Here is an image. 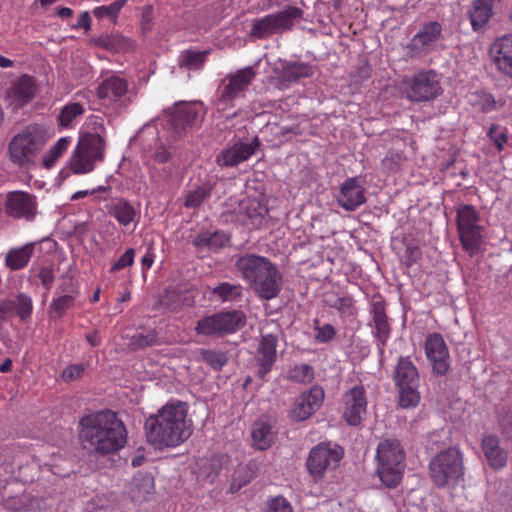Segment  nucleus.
Returning <instances> with one entry per match:
<instances>
[{"mask_svg":"<svg viewBox=\"0 0 512 512\" xmlns=\"http://www.w3.org/2000/svg\"><path fill=\"white\" fill-rule=\"evenodd\" d=\"M303 17L300 8L288 6L276 13L251 20L249 36L256 39H265L273 34L291 30Z\"/></svg>","mask_w":512,"mask_h":512,"instance_id":"423d86ee","label":"nucleus"},{"mask_svg":"<svg viewBox=\"0 0 512 512\" xmlns=\"http://www.w3.org/2000/svg\"><path fill=\"white\" fill-rule=\"evenodd\" d=\"M429 475L439 488L456 485L464 476L462 453L456 448L439 452L429 463Z\"/></svg>","mask_w":512,"mask_h":512,"instance_id":"39448f33","label":"nucleus"},{"mask_svg":"<svg viewBox=\"0 0 512 512\" xmlns=\"http://www.w3.org/2000/svg\"><path fill=\"white\" fill-rule=\"evenodd\" d=\"M418 386L419 385L397 386L399 390V405L402 408H411L418 405L420 401Z\"/></svg>","mask_w":512,"mask_h":512,"instance_id":"79ce46f5","label":"nucleus"},{"mask_svg":"<svg viewBox=\"0 0 512 512\" xmlns=\"http://www.w3.org/2000/svg\"><path fill=\"white\" fill-rule=\"evenodd\" d=\"M229 242V237L222 231L202 232L192 240V244L199 249L216 250L224 247Z\"/></svg>","mask_w":512,"mask_h":512,"instance_id":"72a5a7b5","label":"nucleus"},{"mask_svg":"<svg viewBox=\"0 0 512 512\" xmlns=\"http://www.w3.org/2000/svg\"><path fill=\"white\" fill-rule=\"evenodd\" d=\"M3 210L9 218L32 222L38 215V201L36 196L29 192L9 191L3 200Z\"/></svg>","mask_w":512,"mask_h":512,"instance_id":"f8f14e48","label":"nucleus"},{"mask_svg":"<svg viewBox=\"0 0 512 512\" xmlns=\"http://www.w3.org/2000/svg\"><path fill=\"white\" fill-rule=\"evenodd\" d=\"M71 137H61L56 143L47 150L42 156V165L46 169H51L56 165L71 144Z\"/></svg>","mask_w":512,"mask_h":512,"instance_id":"c9c22d12","label":"nucleus"},{"mask_svg":"<svg viewBox=\"0 0 512 512\" xmlns=\"http://www.w3.org/2000/svg\"><path fill=\"white\" fill-rule=\"evenodd\" d=\"M368 400L365 388L355 385L343 396V418L350 426H358L367 413Z\"/></svg>","mask_w":512,"mask_h":512,"instance_id":"2eb2a0df","label":"nucleus"},{"mask_svg":"<svg viewBox=\"0 0 512 512\" xmlns=\"http://www.w3.org/2000/svg\"><path fill=\"white\" fill-rule=\"evenodd\" d=\"M343 456L338 445L320 443L313 447L306 460V466L311 477L318 481L324 477L327 470L335 468Z\"/></svg>","mask_w":512,"mask_h":512,"instance_id":"9b49d317","label":"nucleus"},{"mask_svg":"<svg viewBox=\"0 0 512 512\" xmlns=\"http://www.w3.org/2000/svg\"><path fill=\"white\" fill-rule=\"evenodd\" d=\"M206 57V51L186 50L180 54L178 64L181 69L196 71L200 70L204 66Z\"/></svg>","mask_w":512,"mask_h":512,"instance_id":"4c0bfd02","label":"nucleus"},{"mask_svg":"<svg viewBox=\"0 0 512 512\" xmlns=\"http://www.w3.org/2000/svg\"><path fill=\"white\" fill-rule=\"evenodd\" d=\"M442 34V26L437 21L425 23L412 37L409 48L414 54H426L433 50Z\"/></svg>","mask_w":512,"mask_h":512,"instance_id":"412c9836","label":"nucleus"},{"mask_svg":"<svg viewBox=\"0 0 512 512\" xmlns=\"http://www.w3.org/2000/svg\"><path fill=\"white\" fill-rule=\"evenodd\" d=\"M405 97L413 102H427L441 93L437 74L433 70L420 71L402 80Z\"/></svg>","mask_w":512,"mask_h":512,"instance_id":"1a4fd4ad","label":"nucleus"},{"mask_svg":"<svg viewBox=\"0 0 512 512\" xmlns=\"http://www.w3.org/2000/svg\"><path fill=\"white\" fill-rule=\"evenodd\" d=\"M425 354L432 369L439 375H445L449 370V352L443 337L438 333H431L425 341Z\"/></svg>","mask_w":512,"mask_h":512,"instance_id":"a211bd4d","label":"nucleus"},{"mask_svg":"<svg viewBox=\"0 0 512 512\" xmlns=\"http://www.w3.org/2000/svg\"><path fill=\"white\" fill-rule=\"evenodd\" d=\"M406 468L405 451L396 439H385L376 450L375 474L387 488L397 487Z\"/></svg>","mask_w":512,"mask_h":512,"instance_id":"20e7f679","label":"nucleus"},{"mask_svg":"<svg viewBox=\"0 0 512 512\" xmlns=\"http://www.w3.org/2000/svg\"><path fill=\"white\" fill-rule=\"evenodd\" d=\"M126 1L127 0H116L109 5L95 7L93 9V15L98 19H109L115 22Z\"/></svg>","mask_w":512,"mask_h":512,"instance_id":"37998d69","label":"nucleus"},{"mask_svg":"<svg viewBox=\"0 0 512 512\" xmlns=\"http://www.w3.org/2000/svg\"><path fill=\"white\" fill-rule=\"evenodd\" d=\"M253 446L258 450L268 449L274 442L275 433L267 422L257 421L251 431Z\"/></svg>","mask_w":512,"mask_h":512,"instance_id":"f704fd0d","label":"nucleus"},{"mask_svg":"<svg viewBox=\"0 0 512 512\" xmlns=\"http://www.w3.org/2000/svg\"><path fill=\"white\" fill-rule=\"evenodd\" d=\"M30 501L31 504L34 501H38L37 499H29L27 496H23L21 498L13 499L11 503H9V507L16 511H32V507H26V503Z\"/></svg>","mask_w":512,"mask_h":512,"instance_id":"bf43d9fd","label":"nucleus"},{"mask_svg":"<svg viewBox=\"0 0 512 512\" xmlns=\"http://www.w3.org/2000/svg\"><path fill=\"white\" fill-rule=\"evenodd\" d=\"M255 75L256 73L252 67H245L239 69L234 74L227 75L218 88V104L226 105L243 96L244 92L254 80Z\"/></svg>","mask_w":512,"mask_h":512,"instance_id":"ddd939ff","label":"nucleus"},{"mask_svg":"<svg viewBox=\"0 0 512 512\" xmlns=\"http://www.w3.org/2000/svg\"><path fill=\"white\" fill-rule=\"evenodd\" d=\"M105 140L98 133L83 135L73 151L69 166L74 174H87L91 172L97 161L104 156Z\"/></svg>","mask_w":512,"mask_h":512,"instance_id":"0eeeda50","label":"nucleus"},{"mask_svg":"<svg viewBox=\"0 0 512 512\" xmlns=\"http://www.w3.org/2000/svg\"><path fill=\"white\" fill-rule=\"evenodd\" d=\"M84 112L85 108L82 104L77 102L67 103L58 115V123L63 128H72Z\"/></svg>","mask_w":512,"mask_h":512,"instance_id":"58836bf2","label":"nucleus"},{"mask_svg":"<svg viewBox=\"0 0 512 512\" xmlns=\"http://www.w3.org/2000/svg\"><path fill=\"white\" fill-rule=\"evenodd\" d=\"M456 224L459 240L464 250L476 252L483 242L484 227L480 215L472 205H460L456 210Z\"/></svg>","mask_w":512,"mask_h":512,"instance_id":"6e6552de","label":"nucleus"},{"mask_svg":"<svg viewBox=\"0 0 512 512\" xmlns=\"http://www.w3.org/2000/svg\"><path fill=\"white\" fill-rule=\"evenodd\" d=\"M315 338L319 343H327L330 342L336 335L335 328L330 324H325L320 327H316Z\"/></svg>","mask_w":512,"mask_h":512,"instance_id":"6e6d98bb","label":"nucleus"},{"mask_svg":"<svg viewBox=\"0 0 512 512\" xmlns=\"http://www.w3.org/2000/svg\"><path fill=\"white\" fill-rule=\"evenodd\" d=\"M488 135L494 142L498 150H502L504 144L507 142V134L505 130L498 126H491L488 131Z\"/></svg>","mask_w":512,"mask_h":512,"instance_id":"4d7b16f0","label":"nucleus"},{"mask_svg":"<svg viewBox=\"0 0 512 512\" xmlns=\"http://www.w3.org/2000/svg\"><path fill=\"white\" fill-rule=\"evenodd\" d=\"M233 220L241 225L259 228L263 225L268 214L267 207L255 198H245L238 203L235 211L229 212Z\"/></svg>","mask_w":512,"mask_h":512,"instance_id":"f3484780","label":"nucleus"},{"mask_svg":"<svg viewBox=\"0 0 512 512\" xmlns=\"http://www.w3.org/2000/svg\"><path fill=\"white\" fill-rule=\"evenodd\" d=\"M481 447L488 464L493 469H502L507 464L508 454L500 446L499 438L496 435H486L482 439Z\"/></svg>","mask_w":512,"mask_h":512,"instance_id":"c85d7f7f","label":"nucleus"},{"mask_svg":"<svg viewBox=\"0 0 512 512\" xmlns=\"http://www.w3.org/2000/svg\"><path fill=\"white\" fill-rule=\"evenodd\" d=\"M324 400V390L320 386H313L309 391L302 393L294 402L290 417L295 421H304L317 411Z\"/></svg>","mask_w":512,"mask_h":512,"instance_id":"6ab92c4d","label":"nucleus"},{"mask_svg":"<svg viewBox=\"0 0 512 512\" xmlns=\"http://www.w3.org/2000/svg\"><path fill=\"white\" fill-rule=\"evenodd\" d=\"M38 277L43 286L49 289L54 282V274L51 268L43 267L39 270Z\"/></svg>","mask_w":512,"mask_h":512,"instance_id":"052dcab7","label":"nucleus"},{"mask_svg":"<svg viewBox=\"0 0 512 512\" xmlns=\"http://www.w3.org/2000/svg\"><path fill=\"white\" fill-rule=\"evenodd\" d=\"M33 254V244H26L17 249H11L6 255V265L12 270L24 268Z\"/></svg>","mask_w":512,"mask_h":512,"instance_id":"e433bc0d","label":"nucleus"},{"mask_svg":"<svg viewBox=\"0 0 512 512\" xmlns=\"http://www.w3.org/2000/svg\"><path fill=\"white\" fill-rule=\"evenodd\" d=\"M490 54L497 69L512 77V35L498 38L492 44Z\"/></svg>","mask_w":512,"mask_h":512,"instance_id":"cd10ccee","label":"nucleus"},{"mask_svg":"<svg viewBox=\"0 0 512 512\" xmlns=\"http://www.w3.org/2000/svg\"><path fill=\"white\" fill-rule=\"evenodd\" d=\"M13 309H15L17 315L25 320L30 318L33 311V303L30 296L26 294H19L16 300L13 301Z\"/></svg>","mask_w":512,"mask_h":512,"instance_id":"09e8293b","label":"nucleus"},{"mask_svg":"<svg viewBox=\"0 0 512 512\" xmlns=\"http://www.w3.org/2000/svg\"><path fill=\"white\" fill-rule=\"evenodd\" d=\"M199 360L206 362L215 370H220L227 362V357L224 353L209 349L199 350Z\"/></svg>","mask_w":512,"mask_h":512,"instance_id":"de8ad7c7","label":"nucleus"},{"mask_svg":"<svg viewBox=\"0 0 512 512\" xmlns=\"http://www.w3.org/2000/svg\"><path fill=\"white\" fill-rule=\"evenodd\" d=\"M156 343V339L154 336H146L140 337L139 339H132L131 345L134 348H144L147 346L154 345Z\"/></svg>","mask_w":512,"mask_h":512,"instance_id":"e2e57ef3","label":"nucleus"},{"mask_svg":"<svg viewBox=\"0 0 512 512\" xmlns=\"http://www.w3.org/2000/svg\"><path fill=\"white\" fill-rule=\"evenodd\" d=\"M205 115L201 102H180L175 104L170 116V122L177 136H182L187 127L200 123Z\"/></svg>","mask_w":512,"mask_h":512,"instance_id":"dca6fc26","label":"nucleus"},{"mask_svg":"<svg viewBox=\"0 0 512 512\" xmlns=\"http://www.w3.org/2000/svg\"><path fill=\"white\" fill-rule=\"evenodd\" d=\"M48 139L44 125L31 123L25 126L10 140L8 151L11 161L20 168H30Z\"/></svg>","mask_w":512,"mask_h":512,"instance_id":"7ed1b4c3","label":"nucleus"},{"mask_svg":"<svg viewBox=\"0 0 512 512\" xmlns=\"http://www.w3.org/2000/svg\"><path fill=\"white\" fill-rule=\"evenodd\" d=\"M495 0H474L469 10V19L473 30L483 28L493 15Z\"/></svg>","mask_w":512,"mask_h":512,"instance_id":"7c9ffc66","label":"nucleus"},{"mask_svg":"<svg viewBox=\"0 0 512 512\" xmlns=\"http://www.w3.org/2000/svg\"><path fill=\"white\" fill-rule=\"evenodd\" d=\"M421 252L418 247H409L406 250V263L412 265L420 258Z\"/></svg>","mask_w":512,"mask_h":512,"instance_id":"0e129e2a","label":"nucleus"},{"mask_svg":"<svg viewBox=\"0 0 512 512\" xmlns=\"http://www.w3.org/2000/svg\"><path fill=\"white\" fill-rule=\"evenodd\" d=\"M135 251L132 248L127 249L120 258L111 266L110 272H116L134 263Z\"/></svg>","mask_w":512,"mask_h":512,"instance_id":"864d4df0","label":"nucleus"},{"mask_svg":"<svg viewBox=\"0 0 512 512\" xmlns=\"http://www.w3.org/2000/svg\"><path fill=\"white\" fill-rule=\"evenodd\" d=\"M287 378L297 383H310L314 379V370L308 364H298L289 369Z\"/></svg>","mask_w":512,"mask_h":512,"instance_id":"a18cd8bd","label":"nucleus"},{"mask_svg":"<svg viewBox=\"0 0 512 512\" xmlns=\"http://www.w3.org/2000/svg\"><path fill=\"white\" fill-rule=\"evenodd\" d=\"M97 97L104 105L122 107L130 101L128 82L117 75H111L103 79L97 89Z\"/></svg>","mask_w":512,"mask_h":512,"instance_id":"4468645a","label":"nucleus"},{"mask_svg":"<svg viewBox=\"0 0 512 512\" xmlns=\"http://www.w3.org/2000/svg\"><path fill=\"white\" fill-rule=\"evenodd\" d=\"M333 307L344 316H353L356 313L354 301L349 296H343L336 299Z\"/></svg>","mask_w":512,"mask_h":512,"instance_id":"603ef678","label":"nucleus"},{"mask_svg":"<svg viewBox=\"0 0 512 512\" xmlns=\"http://www.w3.org/2000/svg\"><path fill=\"white\" fill-rule=\"evenodd\" d=\"M147 441L155 448H175L193 433L186 403L172 400L145 421Z\"/></svg>","mask_w":512,"mask_h":512,"instance_id":"f257e3e1","label":"nucleus"},{"mask_svg":"<svg viewBox=\"0 0 512 512\" xmlns=\"http://www.w3.org/2000/svg\"><path fill=\"white\" fill-rule=\"evenodd\" d=\"M13 310V301L12 300H2L0 301V325L3 322H6L9 318Z\"/></svg>","mask_w":512,"mask_h":512,"instance_id":"680f3d73","label":"nucleus"},{"mask_svg":"<svg viewBox=\"0 0 512 512\" xmlns=\"http://www.w3.org/2000/svg\"><path fill=\"white\" fill-rule=\"evenodd\" d=\"M169 156H170V153L164 146L158 147L157 150L155 151V159L159 163H165L166 161H168Z\"/></svg>","mask_w":512,"mask_h":512,"instance_id":"774afa93","label":"nucleus"},{"mask_svg":"<svg viewBox=\"0 0 512 512\" xmlns=\"http://www.w3.org/2000/svg\"><path fill=\"white\" fill-rule=\"evenodd\" d=\"M134 481L135 483L130 491L131 499L135 503H142L148 500L149 496L154 491L153 479L147 475V477H144L139 483L137 482V479H135Z\"/></svg>","mask_w":512,"mask_h":512,"instance_id":"a19ab883","label":"nucleus"},{"mask_svg":"<svg viewBox=\"0 0 512 512\" xmlns=\"http://www.w3.org/2000/svg\"><path fill=\"white\" fill-rule=\"evenodd\" d=\"M212 187L210 184H202L186 195L185 206L188 208H196L200 206L205 199L211 194Z\"/></svg>","mask_w":512,"mask_h":512,"instance_id":"49530a36","label":"nucleus"},{"mask_svg":"<svg viewBox=\"0 0 512 512\" xmlns=\"http://www.w3.org/2000/svg\"><path fill=\"white\" fill-rule=\"evenodd\" d=\"M79 438L85 448L104 456L125 447L128 431L115 412L103 410L81 418Z\"/></svg>","mask_w":512,"mask_h":512,"instance_id":"f03ea898","label":"nucleus"},{"mask_svg":"<svg viewBox=\"0 0 512 512\" xmlns=\"http://www.w3.org/2000/svg\"><path fill=\"white\" fill-rule=\"evenodd\" d=\"M405 161V157L402 153L396 151H390L382 160V167L387 173H393L398 171Z\"/></svg>","mask_w":512,"mask_h":512,"instance_id":"3c124183","label":"nucleus"},{"mask_svg":"<svg viewBox=\"0 0 512 512\" xmlns=\"http://www.w3.org/2000/svg\"><path fill=\"white\" fill-rule=\"evenodd\" d=\"M336 199L343 209L354 211L365 202V190L356 177L348 178L341 185Z\"/></svg>","mask_w":512,"mask_h":512,"instance_id":"393cba45","label":"nucleus"},{"mask_svg":"<svg viewBox=\"0 0 512 512\" xmlns=\"http://www.w3.org/2000/svg\"><path fill=\"white\" fill-rule=\"evenodd\" d=\"M394 380L396 386L419 385L418 371L408 358L400 357L394 373Z\"/></svg>","mask_w":512,"mask_h":512,"instance_id":"473e14b6","label":"nucleus"},{"mask_svg":"<svg viewBox=\"0 0 512 512\" xmlns=\"http://www.w3.org/2000/svg\"><path fill=\"white\" fill-rule=\"evenodd\" d=\"M76 28H84L86 31H88L91 27V17L88 12H83L80 14L77 24L75 25Z\"/></svg>","mask_w":512,"mask_h":512,"instance_id":"69168bd1","label":"nucleus"},{"mask_svg":"<svg viewBox=\"0 0 512 512\" xmlns=\"http://www.w3.org/2000/svg\"><path fill=\"white\" fill-rule=\"evenodd\" d=\"M277 337L266 334L261 337L256 354L257 376L263 379L271 370L276 360Z\"/></svg>","mask_w":512,"mask_h":512,"instance_id":"a878e982","label":"nucleus"},{"mask_svg":"<svg viewBox=\"0 0 512 512\" xmlns=\"http://www.w3.org/2000/svg\"><path fill=\"white\" fill-rule=\"evenodd\" d=\"M260 141L255 136L250 143L236 142L231 147L223 149L216 157V162L222 167H233L248 160L259 148Z\"/></svg>","mask_w":512,"mask_h":512,"instance_id":"aec40b11","label":"nucleus"},{"mask_svg":"<svg viewBox=\"0 0 512 512\" xmlns=\"http://www.w3.org/2000/svg\"><path fill=\"white\" fill-rule=\"evenodd\" d=\"M106 209L108 214L123 227H128L131 224L136 226L140 220V212L123 197L111 199L106 205Z\"/></svg>","mask_w":512,"mask_h":512,"instance_id":"bb28decb","label":"nucleus"},{"mask_svg":"<svg viewBox=\"0 0 512 512\" xmlns=\"http://www.w3.org/2000/svg\"><path fill=\"white\" fill-rule=\"evenodd\" d=\"M372 315L375 336L379 341L381 348H383L390 336V326L388 317L385 313L384 304L381 302H375L372 306Z\"/></svg>","mask_w":512,"mask_h":512,"instance_id":"2f4dec72","label":"nucleus"},{"mask_svg":"<svg viewBox=\"0 0 512 512\" xmlns=\"http://www.w3.org/2000/svg\"><path fill=\"white\" fill-rule=\"evenodd\" d=\"M312 75V66L303 62L288 63L283 69V78L290 82L310 77Z\"/></svg>","mask_w":512,"mask_h":512,"instance_id":"ea45409f","label":"nucleus"},{"mask_svg":"<svg viewBox=\"0 0 512 512\" xmlns=\"http://www.w3.org/2000/svg\"><path fill=\"white\" fill-rule=\"evenodd\" d=\"M251 287L262 299L271 300L276 298L281 291L282 276L272 263Z\"/></svg>","mask_w":512,"mask_h":512,"instance_id":"b1692460","label":"nucleus"},{"mask_svg":"<svg viewBox=\"0 0 512 512\" xmlns=\"http://www.w3.org/2000/svg\"><path fill=\"white\" fill-rule=\"evenodd\" d=\"M35 95V83L28 75L21 76L16 80L6 95L8 107L18 110L30 102Z\"/></svg>","mask_w":512,"mask_h":512,"instance_id":"5701e85b","label":"nucleus"},{"mask_svg":"<svg viewBox=\"0 0 512 512\" xmlns=\"http://www.w3.org/2000/svg\"><path fill=\"white\" fill-rule=\"evenodd\" d=\"M271 264L272 262L264 256L247 253L237 258L235 267L242 278L252 286Z\"/></svg>","mask_w":512,"mask_h":512,"instance_id":"4be33fe9","label":"nucleus"},{"mask_svg":"<svg viewBox=\"0 0 512 512\" xmlns=\"http://www.w3.org/2000/svg\"><path fill=\"white\" fill-rule=\"evenodd\" d=\"M254 477V472L249 465L240 466L234 474V479L231 484V491L236 492L242 486L246 485Z\"/></svg>","mask_w":512,"mask_h":512,"instance_id":"8fccbe9b","label":"nucleus"},{"mask_svg":"<svg viewBox=\"0 0 512 512\" xmlns=\"http://www.w3.org/2000/svg\"><path fill=\"white\" fill-rule=\"evenodd\" d=\"M68 282L69 288L58 287L56 290L58 297L54 298L50 305L53 317H61L66 310L74 305L78 296V289L74 280H68Z\"/></svg>","mask_w":512,"mask_h":512,"instance_id":"c756f323","label":"nucleus"},{"mask_svg":"<svg viewBox=\"0 0 512 512\" xmlns=\"http://www.w3.org/2000/svg\"><path fill=\"white\" fill-rule=\"evenodd\" d=\"M268 509V512H293L291 504L283 496L272 498L268 502Z\"/></svg>","mask_w":512,"mask_h":512,"instance_id":"5fc2aeb1","label":"nucleus"},{"mask_svg":"<svg viewBox=\"0 0 512 512\" xmlns=\"http://www.w3.org/2000/svg\"><path fill=\"white\" fill-rule=\"evenodd\" d=\"M85 368L82 364H73L67 366L62 372V378L65 381L75 380L83 374Z\"/></svg>","mask_w":512,"mask_h":512,"instance_id":"13d9d810","label":"nucleus"},{"mask_svg":"<svg viewBox=\"0 0 512 512\" xmlns=\"http://www.w3.org/2000/svg\"><path fill=\"white\" fill-rule=\"evenodd\" d=\"M212 293L218 296L222 301H233L242 296V287L240 284L223 282L213 288Z\"/></svg>","mask_w":512,"mask_h":512,"instance_id":"c03bdc74","label":"nucleus"},{"mask_svg":"<svg viewBox=\"0 0 512 512\" xmlns=\"http://www.w3.org/2000/svg\"><path fill=\"white\" fill-rule=\"evenodd\" d=\"M501 431L507 437H512V416L504 417L500 421Z\"/></svg>","mask_w":512,"mask_h":512,"instance_id":"338daca9","label":"nucleus"},{"mask_svg":"<svg viewBox=\"0 0 512 512\" xmlns=\"http://www.w3.org/2000/svg\"><path fill=\"white\" fill-rule=\"evenodd\" d=\"M246 317L241 311H226L200 319L195 327L199 335L230 334L243 327Z\"/></svg>","mask_w":512,"mask_h":512,"instance_id":"9d476101","label":"nucleus"}]
</instances>
